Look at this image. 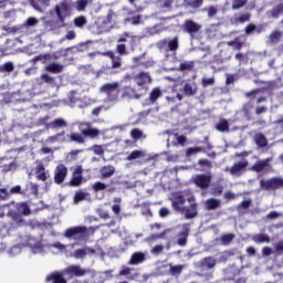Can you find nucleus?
<instances>
[{"instance_id": "1", "label": "nucleus", "mask_w": 283, "mask_h": 283, "mask_svg": "<svg viewBox=\"0 0 283 283\" xmlns=\"http://www.w3.org/2000/svg\"><path fill=\"white\" fill-rule=\"evenodd\" d=\"M172 209L179 213H184L185 218L191 220L198 216V203H196V197L189 190L172 193L170 198Z\"/></svg>"}, {"instance_id": "2", "label": "nucleus", "mask_w": 283, "mask_h": 283, "mask_svg": "<svg viewBox=\"0 0 283 283\" xmlns=\"http://www.w3.org/2000/svg\"><path fill=\"white\" fill-rule=\"evenodd\" d=\"M29 247L33 255L48 253V251H52V249H57V251H65V249H67V245L61 242L43 245V243L41 242H38L36 244H32V241H30Z\"/></svg>"}, {"instance_id": "3", "label": "nucleus", "mask_w": 283, "mask_h": 283, "mask_svg": "<svg viewBox=\"0 0 283 283\" xmlns=\"http://www.w3.org/2000/svg\"><path fill=\"white\" fill-rule=\"evenodd\" d=\"M118 87H120L118 82L106 83L101 86L99 91L102 94H106L107 101H117L119 94Z\"/></svg>"}, {"instance_id": "4", "label": "nucleus", "mask_w": 283, "mask_h": 283, "mask_svg": "<svg viewBox=\"0 0 283 283\" xmlns=\"http://www.w3.org/2000/svg\"><path fill=\"white\" fill-rule=\"evenodd\" d=\"M78 129L81 134L87 138H98V136H101V130L93 128L90 123H80Z\"/></svg>"}, {"instance_id": "5", "label": "nucleus", "mask_w": 283, "mask_h": 283, "mask_svg": "<svg viewBox=\"0 0 283 283\" xmlns=\"http://www.w3.org/2000/svg\"><path fill=\"white\" fill-rule=\"evenodd\" d=\"M247 167H249V161L247 159H241L240 161L235 163L232 167H227L224 171H229L231 176H242Z\"/></svg>"}, {"instance_id": "6", "label": "nucleus", "mask_w": 283, "mask_h": 283, "mask_svg": "<svg viewBox=\"0 0 283 283\" xmlns=\"http://www.w3.org/2000/svg\"><path fill=\"white\" fill-rule=\"evenodd\" d=\"M55 12L57 14V19L63 23L70 14H72V8L67 2H61L55 7Z\"/></svg>"}, {"instance_id": "7", "label": "nucleus", "mask_w": 283, "mask_h": 283, "mask_svg": "<svg viewBox=\"0 0 283 283\" xmlns=\"http://www.w3.org/2000/svg\"><path fill=\"white\" fill-rule=\"evenodd\" d=\"M192 181L199 189H207L211 185V175H196Z\"/></svg>"}, {"instance_id": "8", "label": "nucleus", "mask_w": 283, "mask_h": 283, "mask_svg": "<svg viewBox=\"0 0 283 283\" xmlns=\"http://www.w3.org/2000/svg\"><path fill=\"white\" fill-rule=\"evenodd\" d=\"M261 187H263V189H280V187H283V179L275 177L269 180H261Z\"/></svg>"}, {"instance_id": "9", "label": "nucleus", "mask_w": 283, "mask_h": 283, "mask_svg": "<svg viewBox=\"0 0 283 283\" xmlns=\"http://www.w3.org/2000/svg\"><path fill=\"white\" fill-rule=\"evenodd\" d=\"M17 169V161L9 158L0 159V171L1 174H8L9 171H14Z\"/></svg>"}, {"instance_id": "10", "label": "nucleus", "mask_w": 283, "mask_h": 283, "mask_svg": "<svg viewBox=\"0 0 283 283\" xmlns=\"http://www.w3.org/2000/svg\"><path fill=\"white\" fill-rule=\"evenodd\" d=\"M67 177V167L65 165L60 164L54 170V180L56 185H61Z\"/></svg>"}, {"instance_id": "11", "label": "nucleus", "mask_w": 283, "mask_h": 283, "mask_svg": "<svg viewBox=\"0 0 283 283\" xmlns=\"http://www.w3.org/2000/svg\"><path fill=\"white\" fill-rule=\"evenodd\" d=\"M86 229L85 227H74L70 228L64 232V237L69 239L76 240L77 238H81L83 233H85Z\"/></svg>"}, {"instance_id": "12", "label": "nucleus", "mask_w": 283, "mask_h": 283, "mask_svg": "<svg viewBox=\"0 0 283 283\" xmlns=\"http://www.w3.org/2000/svg\"><path fill=\"white\" fill-rule=\"evenodd\" d=\"M87 273V270L82 269L78 265H71L66 270H64V275L76 276V277H83Z\"/></svg>"}, {"instance_id": "13", "label": "nucleus", "mask_w": 283, "mask_h": 283, "mask_svg": "<svg viewBox=\"0 0 283 283\" xmlns=\"http://www.w3.org/2000/svg\"><path fill=\"white\" fill-rule=\"evenodd\" d=\"M184 30L188 32V34H197V32H200L202 30V25L199 23L193 22V20H186L184 23Z\"/></svg>"}, {"instance_id": "14", "label": "nucleus", "mask_w": 283, "mask_h": 283, "mask_svg": "<svg viewBox=\"0 0 283 283\" xmlns=\"http://www.w3.org/2000/svg\"><path fill=\"white\" fill-rule=\"evenodd\" d=\"M167 145L169 146H178V145H185L187 143V137L178 134H170L167 139Z\"/></svg>"}, {"instance_id": "15", "label": "nucleus", "mask_w": 283, "mask_h": 283, "mask_svg": "<svg viewBox=\"0 0 283 283\" xmlns=\"http://www.w3.org/2000/svg\"><path fill=\"white\" fill-rule=\"evenodd\" d=\"M269 163H271V159H269V158L256 161L252 166V171H256V174H260L262 171H268L271 167V165Z\"/></svg>"}, {"instance_id": "16", "label": "nucleus", "mask_w": 283, "mask_h": 283, "mask_svg": "<svg viewBox=\"0 0 283 283\" xmlns=\"http://www.w3.org/2000/svg\"><path fill=\"white\" fill-rule=\"evenodd\" d=\"M96 251L92 248H83V249H77L73 252V256L75 260H83L84 258H87V255H94Z\"/></svg>"}, {"instance_id": "17", "label": "nucleus", "mask_w": 283, "mask_h": 283, "mask_svg": "<svg viewBox=\"0 0 283 283\" xmlns=\"http://www.w3.org/2000/svg\"><path fill=\"white\" fill-rule=\"evenodd\" d=\"M83 182V168L81 166L75 167L73 171V177L71 179V185L73 187H78Z\"/></svg>"}, {"instance_id": "18", "label": "nucleus", "mask_w": 283, "mask_h": 283, "mask_svg": "<svg viewBox=\"0 0 283 283\" xmlns=\"http://www.w3.org/2000/svg\"><path fill=\"white\" fill-rule=\"evenodd\" d=\"M182 90L186 96H196L198 93V84H196V82H187L184 84Z\"/></svg>"}, {"instance_id": "19", "label": "nucleus", "mask_w": 283, "mask_h": 283, "mask_svg": "<svg viewBox=\"0 0 283 283\" xmlns=\"http://www.w3.org/2000/svg\"><path fill=\"white\" fill-rule=\"evenodd\" d=\"M135 82L139 87H143L144 85H149V83H151V76H149V73H139L135 77Z\"/></svg>"}, {"instance_id": "20", "label": "nucleus", "mask_w": 283, "mask_h": 283, "mask_svg": "<svg viewBox=\"0 0 283 283\" xmlns=\"http://www.w3.org/2000/svg\"><path fill=\"white\" fill-rule=\"evenodd\" d=\"M35 174L38 180H42V182H45V180L50 178V171L45 170V166H43V164L38 165Z\"/></svg>"}, {"instance_id": "21", "label": "nucleus", "mask_w": 283, "mask_h": 283, "mask_svg": "<svg viewBox=\"0 0 283 283\" xmlns=\"http://www.w3.org/2000/svg\"><path fill=\"white\" fill-rule=\"evenodd\" d=\"M160 32H165V27H163V24H157L155 27L146 28L144 36H155V34H160Z\"/></svg>"}, {"instance_id": "22", "label": "nucleus", "mask_w": 283, "mask_h": 283, "mask_svg": "<svg viewBox=\"0 0 283 283\" xmlns=\"http://www.w3.org/2000/svg\"><path fill=\"white\" fill-rule=\"evenodd\" d=\"M136 41H140V38L130 33H124L118 39V43H130V45H136Z\"/></svg>"}, {"instance_id": "23", "label": "nucleus", "mask_w": 283, "mask_h": 283, "mask_svg": "<svg viewBox=\"0 0 283 283\" xmlns=\"http://www.w3.org/2000/svg\"><path fill=\"white\" fill-rule=\"evenodd\" d=\"M163 45L166 52H176V50H178V38H174L172 40H164Z\"/></svg>"}, {"instance_id": "24", "label": "nucleus", "mask_w": 283, "mask_h": 283, "mask_svg": "<svg viewBox=\"0 0 283 283\" xmlns=\"http://www.w3.org/2000/svg\"><path fill=\"white\" fill-rule=\"evenodd\" d=\"M189 235V224H184L181 227V232L179 233L178 244L179 247H185L187 244V237Z\"/></svg>"}, {"instance_id": "25", "label": "nucleus", "mask_w": 283, "mask_h": 283, "mask_svg": "<svg viewBox=\"0 0 283 283\" xmlns=\"http://www.w3.org/2000/svg\"><path fill=\"white\" fill-rule=\"evenodd\" d=\"M46 282H52V283H67L65 281V277H63V273L60 272H53L46 276Z\"/></svg>"}, {"instance_id": "26", "label": "nucleus", "mask_w": 283, "mask_h": 283, "mask_svg": "<svg viewBox=\"0 0 283 283\" xmlns=\"http://www.w3.org/2000/svg\"><path fill=\"white\" fill-rule=\"evenodd\" d=\"M70 139H67V135H65V132L59 133L56 135H53L46 139V143L54 144V143H67Z\"/></svg>"}, {"instance_id": "27", "label": "nucleus", "mask_w": 283, "mask_h": 283, "mask_svg": "<svg viewBox=\"0 0 283 283\" xmlns=\"http://www.w3.org/2000/svg\"><path fill=\"white\" fill-rule=\"evenodd\" d=\"M104 54H105V56H109V59L112 60V69L113 70H118V67H120V65H123L120 56L115 55L114 52L109 51Z\"/></svg>"}, {"instance_id": "28", "label": "nucleus", "mask_w": 283, "mask_h": 283, "mask_svg": "<svg viewBox=\"0 0 283 283\" xmlns=\"http://www.w3.org/2000/svg\"><path fill=\"white\" fill-rule=\"evenodd\" d=\"M216 259L208 256L201 260L200 266L203 269V271H209L216 266Z\"/></svg>"}, {"instance_id": "29", "label": "nucleus", "mask_w": 283, "mask_h": 283, "mask_svg": "<svg viewBox=\"0 0 283 283\" xmlns=\"http://www.w3.org/2000/svg\"><path fill=\"white\" fill-rule=\"evenodd\" d=\"M63 64H59V63H51L48 64L44 70L45 72H51V74H61V72H63Z\"/></svg>"}, {"instance_id": "30", "label": "nucleus", "mask_w": 283, "mask_h": 283, "mask_svg": "<svg viewBox=\"0 0 283 283\" xmlns=\"http://www.w3.org/2000/svg\"><path fill=\"white\" fill-rule=\"evenodd\" d=\"M280 14H283V3L277 4L273 10L266 12L269 19H277Z\"/></svg>"}, {"instance_id": "31", "label": "nucleus", "mask_w": 283, "mask_h": 283, "mask_svg": "<svg viewBox=\"0 0 283 283\" xmlns=\"http://www.w3.org/2000/svg\"><path fill=\"white\" fill-rule=\"evenodd\" d=\"M48 129H59V127H67V123L63 118H57L46 125Z\"/></svg>"}, {"instance_id": "32", "label": "nucleus", "mask_w": 283, "mask_h": 283, "mask_svg": "<svg viewBox=\"0 0 283 283\" xmlns=\"http://www.w3.org/2000/svg\"><path fill=\"white\" fill-rule=\"evenodd\" d=\"M222 205V201L220 199H208L206 201V208L209 210V211H213L214 209H219V207Z\"/></svg>"}, {"instance_id": "33", "label": "nucleus", "mask_w": 283, "mask_h": 283, "mask_svg": "<svg viewBox=\"0 0 283 283\" xmlns=\"http://www.w3.org/2000/svg\"><path fill=\"white\" fill-rule=\"evenodd\" d=\"M160 96H163V91H160V87H155L151 90L148 101L151 105H154V103L158 101Z\"/></svg>"}, {"instance_id": "34", "label": "nucleus", "mask_w": 283, "mask_h": 283, "mask_svg": "<svg viewBox=\"0 0 283 283\" xmlns=\"http://www.w3.org/2000/svg\"><path fill=\"white\" fill-rule=\"evenodd\" d=\"M254 143L258 145V147H266V145H269V140L266 139V136H264V134L262 133H258L254 136Z\"/></svg>"}, {"instance_id": "35", "label": "nucleus", "mask_w": 283, "mask_h": 283, "mask_svg": "<svg viewBox=\"0 0 283 283\" xmlns=\"http://www.w3.org/2000/svg\"><path fill=\"white\" fill-rule=\"evenodd\" d=\"M67 143H78L80 145H83L85 143V139L83 138V135L78 133H73L71 135H66Z\"/></svg>"}, {"instance_id": "36", "label": "nucleus", "mask_w": 283, "mask_h": 283, "mask_svg": "<svg viewBox=\"0 0 283 283\" xmlns=\"http://www.w3.org/2000/svg\"><path fill=\"white\" fill-rule=\"evenodd\" d=\"M140 262H145V254L143 252H135L129 261V264H140Z\"/></svg>"}, {"instance_id": "37", "label": "nucleus", "mask_w": 283, "mask_h": 283, "mask_svg": "<svg viewBox=\"0 0 283 283\" xmlns=\"http://www.w3.org/2000/svg\"><path fill=\"white\" fill-rule=\"evenodd\" d=\"M18 213H21V216H30L31 210L30 206L25 202H21L17 205Z\"/></svg>"}, {"instance_id": "38", "label": "nucleus", "mask_w": 283, "mask_h": 283, "mask_svg": "<svg viewBox=\"0 0 283 283\" xmlns=\"http://www.w3.org/2000/svg\"><path fill=\"white\" fill-rule=\"evenodd\" d=\"M116 169L113 166H104L101 169L102 178H111V176H114V172Z\"/></svg>"}, {"instance_id": "39", "label": "nucleus", "mask_w": 283, "mask_h": 283, "mask_svg": "<svg viewBox=\"0 0 283 283\" xmlns=\"http://www.w3.org/2000/svg\"><path fill=\"white\" fill-rule=\"evenodd\" d=\"M23 244H19V245H13L12 248H10L7 253L10 258H14L17 255H19L21 253V251H23Z\"/></svg>"}, {"instance_id": "40", "label": "nucleus", "mask_w": 283, "mask_h": 283, "mask_svg": "<svg viewBox=\"0 0 283 283\" xmlns=\"http://www.w3.org/2000/svg\"><path fill=\"white\" fill-rule=\"evenodd\" d=\"M145 156L146 154L143 150H133L127 157V160H138V158H145Z\"/></svg>"}, {"instance_id": "41", "label": "nucleus", "mask_w": 283, "mask_h": 283, "mask_svg": "<svg viewBox=\"0 0 283 283\" xmlns=\"http://www.w3.org/2000/svg\"><path fill=\"white\" fill-rule=\"evenodd\" d=\"M6 211H8V216L9 218H12L14 220V218H17V212L14 211H10V207L9 206H2L0 207V218H3V216L6 214Z\"/></svg>"}, {"instance_id": "42", "label": "nucleus", "mask_w": 283, "mask_h": 283, "mask_svg": "<svg viewBox=\"0 0 283 283\" xmlns=\"http://www.w3.org/2000/svg\"><path fill=\"white\" fill-rule=\"evenodd\" d=\"M218 132H229V122L227 119H220L216 125Z\"/></svg>"}, {"instance_id": "43", "label": "nucleus", "mask_w": 283, "mask_h": 283, "mask_svg": "<svg viewBox=\"0 0 283 283\" xmlns=\"http://www.w3.org/2000/svg\"><path fill=\"white\" fill-rule=\"evenodd\" d=\"M252 240L254 242H258V243H264L265 242L266 244H269V242H271V238L266 234H256L252 238Z\"/></svg>"}, {"instance_id": "44", "label": "nucleus", "mask_w": 283, "mask_h": 283, "mask_svg": "<svg viewBox=\"0 0 283 283\" xmlns=\"http://www.w3.org/2000/svg\"><path fill=\"white\" fill-rule=\"evenodd\" d=\"M228 45H230V48H234L235 50H242V46L244 45V40H240V38H237L233 41H229Z\"/></svg>"}, {"instance_id": "45", "label": "nucleus", "mask_w": 283, "mask_h": 283, "mask_svg": "<svg viewBox=\"0 0 283 283\" xmlns=\"http://www.w3.org/2000/svg\"><path fill=\"white\" fill-rule=\"evenodd\" d=\"M88 3H90V1H87V0H77L75 2V6H76L75 8H76L77 12L85 11V8H87Z\"/></svg>"}, {"instance_id": "46", "label": "nucleus", "mask_w": 283, "mask_h": 283, "mask_svg": "<svg viewBox=\"0 0 283 283\" xmlns=\"http://www.w3.org/2000/svg\"><path fill=\"white\" fill-rule=\"evenodd\" d=\"M87 196H88L87 192H83V191L76 192L74 196V203L78 205V202H83V200H85Z\"/></svg>"}, {"instance_id": "47", "label": "nucleus", "mask_w": 283, "mask_h": 283, "mask_svg": "<svg viewBox=\"0 0 283 283\" xmlns=\"http://www.w3.org/2000/svg\"><path fill=\"white\" fill-rule=\"evenodd\" d=\"M182 269H185V265H170L169 273L170 275H180Z\"/></svg>"}, {"instance_id": "48", "label": "nucleus", "mask_w": 283, "mask_h": 283, "mask_svg": "<svg viewBox=\"0 0 283 283\" xmlns=\"http://www.w3.org/2000/svg\"><path fill=\"white\" fill-rule=\"evenodd\" d=\"M247 1L249 0H232V10H240V8H244V6H247Z\"/></svg>"}, {"instance_id": "49", "label": "nucleus", "mask_w": 283, "mask_h": 283, "mask_svg": "<svg viewBox=\"0 0 283 283\" xmlns=\"http://www.w3.org/2000/svg\"><path fill=\"white\" fill-rule=\"evenodd\" d=\"M86 24H87V20L83 15H80L74 19L75 28H83V25H86Z\"/></svg>"}, {"instance_id": "50", "label": "nucleus", "mask_w": 283, "mask_h": 283, "mask_svg": "<svg viewBox=\"0 0 283 283\" xmlns=\"http://www.w3.org/2000/svg\"><path fill=\"white\" fill-rule=\"evenodd\" d=\"M200 151H205V147H191L187 149L186 156H193L200 154Z\"/></svg>"}, {"instance_id": "51", "label": "nucleus", "mask_w": 283, "mask_h": 283, "mask_svg": "<svg viewBox=\"0 0 283 283\" xmlns=\"http://www.w3.org/2000/svg\"><path fill=\"white\" fill-rule=\"evenodd\" d=\"M14 64L12 62H7L0 66V72H13Z\"/></svg>"}, {"instance_id": "52", "label": "nucleus", "mask_w": 283, "mask_h": 283, "mask_svg": "<svg viewBox=\"0 0 283 283\" xmlns=\"http://www.w3.org/2000/svg\"><path fill=\"white\" fill-rule=\"evenodd\" d=\"M41 81H43V83H46L48 85H54V77L48 73L41 75Z\"/></svg>"}, {"instance_id": "53", "label": "nucleus", "mask_w": 283, "mask_h": 283, "mask_svg": "<svg viewBox=\"0 0 283 283\" xmlns=\"http://www.w3.org/2000/svg\"><path fill=\"white\" fill-rule=\"evenodd\" d=\"M124 96H128L129 98H138V95H136V91L132 87H125L124 88Z\"/></svg>"}, {"instance_id": "54", "label": "nucleus", "mask_w": 283, "mask_h": 283, "mask_svg": "<svg viewBox=\"0 0 283 283\" xmlns=\"http://www.w3.org/2000/svg\"><path fill=\"white\" fill-rule=\"evenodd\" d=\"M39 24V20L36 18H29L27 19L24 27L25 28H34V25Z\"/></svg>"}, {"instance_id": "55", "label": "nucleus", "mask_w": 283, "mask_h": 283, "mask_svg": "<svg viewBox=\"0 0 283 283\" xmlns=\"http://www.w3.org/2000/svg\"><path fill=\"white\" fill-rule=\"evenodd\" d=\"M130 136L134 140H138L139 138H143V130L135 128L130 132Z\"/></svg>"}, {"instance_id": "56", "label": "nucleus", "mask_w": 283, "mask_h": 283, "mask_svg": "<svg viewBox=\"0 0 283 283\" xmlns=\"http://www.w3.org/2000/svg\"><path fill=\"white\" fill-rule=\"evenodd\" d=\"M280 36H282V32L280 31H273L270 34V41H272V43H277V41H280Z\"/></svg>"}, {"instance_id": "57", "label": "nucleus", "mask_w": 283, "mask_h": 283, "mask_svg": "<svg viewBox=\"0 0 283 283\" xmlns=\"http://www.w3.org/2000/svg\"><path fill=\"white\" fill-rule=\"evenodd\" d=\"M116 50H117L118 54H120L122 56H126L127 46L125 44H123V43L117 44Z\"/></svg>"}, {"instance_id": "58", "label": "nucleus", "mask_w": 283, "mask_h": 283, "mask_svg": "<svg viewBox=\"0 0 283 283\" xmlns=\"http://www.w3.org/2000/svg\"><path fill=\"white\" fill-rule=\"evenodd\" d=\"M250 19H251V14L244 13V14L240 15L239 18H235V22L237 23H247V21H249Z\"/></svg>"}, {"instance_id": "59", "label": "nucleus", "mask_w": 283, "mask_h": 283, "mask_svg": "<svg viewBox=\"0 0 283 283\" xmlns=\"http://www.w3.org/2000/svg\"><path fill=\"white\" fill-rule=\"evenodd\" d=\"M206 12H208V17L212 18L218 14V7L211 6L208 9H205Z\"/></svg>"}, {"instance_id": "60", "label": "nucleus", "mask_w": 283, "mask_h": 283, "mask_svg": "<svg viewBox=\"0 0 283 283\" xmlns=\"http://www.w3.org/2000/svg\"><path fill=\"white\" fill-rule=\"evenodd\" d=\"M93 189L95 191H104V189H107V185H105L104 182L97 181L93 185Z\"/></svg>"}, {"instance_id": "61", "label": "nucleus", "mask_w": 283, "mask_h": 283, "mask_svg": "<svg viewBox=\"0 0 283 283\" xmlns=\"http://www.w3.org/2000/svg\"><path fill=\"white\" fill-rule=\"evenodd\" d=\"M231 240H233V234L229 233L221 237V244H230Z\"/></svg>"}, {"instance_id": "62", "label": "nucleus", "mask_w": 283, "mask_h": 283, "mask_svg": "<svg viewBox=\"0 0 283 283\" xmlns=\"http://www.w3.org/2000/svg\"><path fill=\"white\" fill-rule=\"evenodd\" d=\"M201 83L203 87H209V85H213V83H216V80L213 77H209V78L203 77L201 80Z\"/></svg>"}, {"instance_id": "63", "label": "nucleus", "mask_w": 283, "mask_h": 283, "mask_svg": "<svg viewBox=\"0 0 283 283\" xmlns=\"http://www.w3.org/2000/svg\"><path fill=\"white\" fill-rule=\"evenodd\" d=\"M92 151H94L96 156H103L105 150L103 149V146L95 145L92 147Z\"/></svg>"}, {"instance_id": "64", "label": "nucleus", "mask_w": 283, "mask_h": 283, "mask_svg": "<svg viewBox=\"0 0 283 283\" xmlns=\"http://www.w3.org/2000/svg\"><path fill=\"white\" fill-rule=\"evenodd\" d=\"M193 67V62H182L180 64L181 72H185V70H191Z\"/></svg>"}]
</instances>
